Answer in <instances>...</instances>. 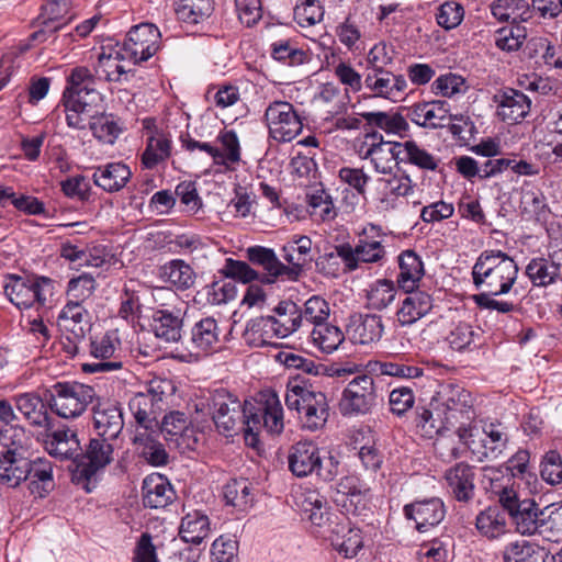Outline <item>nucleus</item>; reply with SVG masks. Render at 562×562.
Listing matches in <instances>:
<instances>
[{
  "instance_id": "f257e3e1",
  "label": "nucleus",
  "mask_w": 562,
  "mask_h": 562,
  "mask_svg": "<svg viewBox=\"0 0 562 562\" xmlns=\"http://www.w3.org/2000/svg\"><path fill=\"white\" fill-rule=\"evenodd\" d=\"M94 86L95 76L87 67L71 69L61 98L66 122L76 130H85L88 122L95 138L113 144L122 130L112 114L99 113L102 95Z\"/></svg>"
},
{
  "instance_id": "f03ea898",
  "label": "nucleus",
  "mask_w": 562,
  "mask_h": 562,
  "mask_svg": "<svg viewBox=\"0 0 562 562\" xmlns=\"http://www.w3.org/2000/svg\"><path fill=\"white\" fill-rule=\"evenodd\" d=\"M259 427L270 436H279L284 429L281 402L270 387L256 392L251 401H248V447L255 450L258 457H266L267 451Z\"/></svg>"
},
{
  "instance_id": "7ed1b4c3",
  "label": "nucleus",
  "mask_w": 562,
  "mask_h": 562,
  "mask_svg": "<svg viewBox=\"0 0 562 562\" xmlns=\"http://www.w3.org/2000/svg\"><path fill=\"white\" fill-rule=\"evenodd\" d=\"M518 265L499 249L484 250L472 267V281L481 293L504 295L510 292L518 278Z\"/></svg>"
},
{
  "instance_id": "20e7f679",
  "label": "nucleus",
  "mask_w": 562,
  "mask_h": 562,
  "mask_svg": "<svg viewBox=\"0 0 562 562\" xmlns=\"http://www.w3.org/2000/svg\"><path fill=\"white\" fill-rule=\"evenodd\" d=\"M285 405L296 411L305 428H322L328 418V403L323 392L315 391L300 376L289 381L286 385Z\"/></svg>"
},
{
  "instance_id": "39448f33",
  "label": "nucleus",
  "mask_w": 562,
  "mask_h": 562,
  "mask_svg": "<svg viewBox=\"0 0 562 562\" xmlns=\"http://www.w3.org/2000/svg\"><path fill=\"white\" fill-rule=\"evenodd\" d=\"M175 391L170 380L155 378L145 386V391L136 393L128 402L130 411L140 431L158 429V417L167 406L166 398Z\"/></svg>"
},
{
  "instance_id": "423d86ee",
  "label": "nucleus",
  "mask_w": 562,
  "mask_h": 562,
  "mask_svg": "<svg viewBox=\"0 0 562 562\" xmlns=\"http://www.w3.org/2000/svg\"><path fill=\"white\" fill-rule=\"evenodd\" d=\"M94 387L77 381H58L45 390V402L58 417H80L95 398Z\"/></svg>"
},
{
  "instance_id": "0eeeda50",
  "label": "nucleus",
  "mask_w": 562,
  "mask_h": 562,
  "mask_svg": "<svg viewBox=\"0 0 562 562\" xmlns=\"http://www.w3.org/2000/svg\"><path fill=\"white\" fill-rule=\"evenodd\" d=\"M207 407L220 434L227 438L243 434L246 440V401L222 389L211 394Z\"/></svg>"
},
{
  "instance_id": "6e6552de",
  "label": "nucleus",
  "mask_w": 562,
  "mask_h": 562,
  "mask_svg": "<svg viewBox=\"0 0 562 562\" xmlns=\"http://www.w3.org/2000/svg\"><path fill=\"white\" fill-rule=\"evenodd\" d=\"M4 284V293L18 308H30L35 303L43 306L47 301V294H52V280L46 277L23 278L9 274Z\"/></svg>"
},
{
  "instance_id": "1a4fd4ad",
  "label": "nucleus",
  "mask_w": 562,
  "mask_h": 562,
  "mask_svg": "<svg viewBox=\"0 0 562 562\" xmlns=\"http://www.w3.org/2000/svg\"><path fill=\"white\" fill-rule=\"evenodd\" d=\"M114 441L98 435L90 438L85 448L81 447L74 477L78 482H90L100 470L109 465L113 461Z\"/></svg>"
},
{
  "instance_id": "9d476101",
  "label": "nucleus",
  "mask_w": 562,
  "mask_h": 562,
  "mask_svg": "<svg viewBox=\"0 0 562 562\" xmlns=\"http://www.w3.org/2000/svg\"><path fill=\"white\" fill-rule=\"evenodd\" d=\"M441 424L454 427L475 417L471 394L462 389H452L448 394L430 403Z\"/></svg>"
},
{
  "instance_id": "9b49d317",
  "label": "nucleus",
  "mask_w": 562,
  "mask_h": 562,
  "mask_svg": "<svg viewBox=\"0 0 562 562\" xmlns=\"http://www.w3.org/2000/svg\"><path fill=\"white\" fill-rule=\"evenodd\" d=\"M161 34L158 27L149 22L134 25L127 33L122 52L134 64L148 60L160 47Z\"/></svg>"
},
{
  "instance_id": "f8f14e48",
  "label": "nucleus",
  "mask_w": 562,
  "mask_h": 562,
  "mask_svg": "<svg viewBox=\"0 0 562 562\" xmlns=\"http://www.w3.org/2000/svg\"><path fill=\"white\" fill-rule=\"evenodd\" d=\"M265 117L270 135L280 143L291 142L302 132V121L289 102L270 104L265 112Z\"/></svg>"
},
{
  "instance_id": "ddd939ff",
  "label": "nucleus",
  "mask_w": 562,
  "mask_h": 562,
  "mask_svg": "<svg viewBox=\"0 0 562 562\" xmlns=\"http://www.w3.org/2000/svg\"><path fill=\"white\" fill-rule=\"evenodd\" d=\"M289 470L297 477H305L316 473L325 481H331L336 471L322 472V459L318 447L312 441H299L293 445L288 454Z\"/></svg>"
},
{
  "instance_id": "4468645a",
  "label": "nucleus",
  "mask_w": 562,
  "mask_h": 562,
  "mask_svg": "<svg viewBox=\"0 0 562 562\" xmlns=\"http://www.w3.org/2000/svg\"><path fill=\"white\" fill-rule=\"evenodd\" d=\"M401 143L384 140L378 132L367 133L366 142L361 146L359 155L362 159H369L374 170L381 175L392 171V162L400 164Z\"/></svg>"
},
{
  "instance_id": "2eb2a0df",
  "label": "nucleus",
  "mask_w": 562,
  "mask_h": 562,
  "mask_svg": "<svg viewBox=\"0 0 562 562\" xmlns=\"http://www.w3.org/2000/svg\"><path fill=\"white\" fill-rule=\"evenodd\" d=\"M339 255L345 271L352 272L362 263H382L386 250L381 240L370 239L364 231L355 247L349 243L340 244Z\"/></svg>"
},
{
  "instance_id": "dca6fc26",
  "label": "nucleus",
  "mask_w": 562,
  "mask_h": 562,
  "mask_svg": "<svg viewBox=\"0 0 562 562\" xmlns=\"http://www.w3.org/2000/svg\"><path fill=\"white\" fill-rule=\"evenodd\" d=\"M217 138L222 145L221 149L209 143H200L193 139L189 133L180 135L181 145L187 150L193 151L196 148L203 150L214 159L215 164H223L232 169L231 165L240 160V146L237 135L234 131H225Z\"/></svg>"
},
{
  "instance_id": "f3484780",
  "label": "nucleus",
  "mask_w": 562,
  "mask_h": 562,
  "mask_svg": "<svg viewBox=\"0 0 562 562\" xmlns=\"http://www.w3.org/2000/svg\"><path fill=\"white\" fill-rule=\"evenodd\" d=\"M375 398L373 378L361 374L353 378L344 390L340 407L344 414H367Z\"/></svg>"
},
{
  "instance_id": "a211bd4d",
  "label": "nucleus",
  "mask_w": 562,
  "mask_h": 562,
  "mask_svg": "<svg viewBox=\"0 0 562 562\" xmlns=\"http://www.w3.org/2000/svg\"><path fill=\"white\" fill-rule=\"evenodd\" d=\"M364 89L373 97L393 102L400 101L406 92L407 81L403 75H396L387 69H368L363 79Z\"/></svg>"
},
{
  "instance_id": "6ab92c4d",
  "label": "nucleus",
  "mask_w": 562,
  "mask_h": 562,
  "mask_svg": "<svg viewBox=\"0 0 562 562\" xmlns=\"http://www.w3.org/2000/svg\"><path fill=\"white\" fill-rule=\"evenodd\" d=\"M157 432L180 450H194L198 443L194 428L183 412L171 411L158 422Z\"/></svg>"
},
{
  "instance_id": "aec40b11",
  "label": "nucleus",
  "mask_w": 562,
  "mask_h": 562,
  "mask_svg": "<svg viewBox=\"0 0 562 562\" xmlns=\"http://www.w3.org/2000/svg\"><path fill=\"white\" fill-rule=\"evenodd\" d=\"M29 441H20L0 452V484L16 487L25 481L29 465Z\"/></svg>"
},
{
  "instance_id": "412c9836",
  "label": "nucleus",
  "mask_w": 562,
  "mask_h": 562,
  "mask_svg": "<svg viewBox=\"0 0 562 562\" xmlns=\"http://www.w3.org/2000/svg\"><path fill=\"white\" fill-rule=\"evenodd\" d=\"M150 329L155 337L168 346L179 344L182 339L183 315L179 308H157L150 317Z\"/></svg>"
},
{
  "instance_id": "4be33fe9",
  "label": "nucleus",
  "mask_w": 562,
  "mask_h": 562,
  "mask_svg": "<svg viewBox=\"0 0 562 562\" xmlns=\"http://www.w3.org/2000/svg\"><path fill=\"white\" fill-rule=\"evenodd\" d=\"M403 513L407 519L415 521L417 531L426 532L443 520L446 508L439 497H431L406 504L403 508Z\"/></svg>"
},
{
  "instance_id": "5701e85b",
  "label": "nucleus",
  "mask_w": 562,
  "mask_h": 562,
  "mask_svg": "<svg viewBox=\"0 0 562 562\" xmlns=\"http://www.w3.org/2000/svg\"><path fill=\"white\" fill-rule=\"evenodd\" d=\"M493 101L497 104V116L504 122L519 123L531 109V100L513 88L501 89L493 95Z\"/></svg>"
},
{
  "instance_id": "b1692460",
  "label": "nucleus",
  "mask_w": 562,
  "mask_h": 562,
  "mask_svg": "<svg viewBox=\"0 0 562 562\" xmlns=\"http://www.w3.org/2000/svg\"><path fill=\"white\" fill-rule=\"evenodd\" d=\"M405 297L401 300L396 311V322L402 326H412L430 313L434 307L432 296L418 289L404 291Z\"/></svg>"
},
{
  "instance_id": "393cba45",
  "label": "nucleus",
  "mask_w": 562,
  "mask_h": 562,
  "mask_svg": "<svg viewBox=\"0 0 562 562\" xmlns=\"http://www.w3.org/2000/svg\"><path fill=\"white\" fill-rule=\"evenodd\" d=\"M248 262L261 266L267 271V273L260 274L248 267V283L260 280L265 284H271L279 276H282V270L285 269V265L278 259L274 250L263 246L248 247Z\"/></svg>"
},
{
  "instance_id": "a878e982",
  "label": "nucleus",
  "mask_w": 562,
  "mask_h": 562,
  "mask_svg": "<svg viewBox=\"0 0 562 562\" xmlns=\"http://www.w3.org/2000/svg\"><path fill=\"white\" fill-rule=\"evenodd\" d=\"M124 427V418L119 403L99 402L93 407L95 435L116 440Z\"/></svg>"
},
{
  "instance_id": "bb28decb",
  "label": "nucleus",
  "mask_w": 562,
  "mask_h": 562,
  "mask_svg": "<svg viewBox=\"0 0 562 562\" xmlns=\"http://www.w3.org/2000/svg\"><path fill=\"white\" fill-rule=\"evenodd\" d=\"M477 533L490 541L498 540L510 533V522L505 509L491 505L481 510L474 521Z\"/></svg>"
},
{
  "instance_id": "cd10ccee",
  "label": "nucleus",
  "mask_w": 562,
  "mask_h": 562,
  "mask_svg": "<svg viewBox=\"0 0 562 562\" xmlns=\"http://www.w3.org/2000/svg\"><path fill=\"white\" fill-rule=\"evenodd\" d=\"M450 494L458 501L468 503L474 496L475 470L467 462H458L445 472Z\"/></svg>"
},
{
  "instance_id": "c85d7f7f",
  "label": "nucleus",
  "mask_w": 562,
  "mask_h": 562,
  "mask_svg": "<svg viewBox=\"0 0 562 562\" xmlns=\"http://www.w3.org/2000/svg\"><path fill=\"white\" fill-rule=\"evenodd\" d=\"M376 186L381 195V204L386 209H395L400 199L412 194L415 187L407 173H393L392 171L378 178Z\"/></svg>"
},
{
  "instance_id": "c756f323",
  "label": "nucleus",
  "mask_w": 562,
  "mask_h": 562,
  "mask_svg": "<svg viewBox=\"0 0 562 562\" xmlns=\"http://www.w3.org/2000/svg\"><path fill=\"white\" fill-rule=\"evenodd\" d=\"M406 120L424 128H439L448 116V103L443 100L416 103L405 108Z\"/></svg>"
},
{
  "instance_id": "7c9ffc66",
  "label": "nucleus",
  "mask_w": 562,
  "mask_h": 562,
  "mask_svg": "<svg viewBox=\"0 0 562 562\" xmlns=\"http://www.w3.org/2000/svg\"><path fill=\"white\" fill-rule=\"evenodd\" d=\"M90 353L95 361L81 364L85 373L112 372L123 368V362L114 357L115 346L108 336L91 341Z\"/></svg>"
},
{
  "instance_id": "2f4dec72",
  "label": "nucleus",
  "mask_w": 562,
  "mask_h": 562,
  "mask_svg": "<svg viewBox=\"0 0 562 562\" xmlns=\"http://www.w3.org/2000/svg\"><path fill=\"white\" fill-rule=\"evenodd\" d=\"M13 400L15 407L30 425L45 429L52 428V418L47 412L45 396L41 397L34 392H26L15 395Z\"/></svg>"
},
{
  "instance_id": "473e14b6",
  "label": "nucleus",
  "mask_w": 562,
  "mask_h": 562,
  "mask_svg": "<svg viewBox=\"0 0 562 562\" xmlns=\"http://www.w3.org/2000/svg\"><path fill=\"white\" fill-rule=\"evenodd\" d=\"M45 448L52 457L72 460L75 470H77L81 445L75 430L65 428L54 431L45 441Z\"/></svg>"
},
{
  "instance_id": "72a5a7b5",
  "label": "nucleus",
  "mask_w": 562,
  "mask_h": 562,
  "mask_svg": "<svg viewBox=\"0 0 562 562\" xmlns=\"http://www.w3.org/2000/svg\"><path fill=\"white\" fill-rule=\"evenodd\" d=\"M329 539L333 547L350 559L357 555L358 551L362 548V537L359 529H353L347 518H342V521L328 524Z\"/></svg>"
},
{
  "instance_id": "f704fd0d",
  "label": "nucleus",
  "mask_w": 562,
  "mask_h": 562,
  "mask_svg": "<svg viewBox=\"0 0 562 562\" xmlns=\"http://www.w3.org/2000/svg\"><path fill=\"white\" fill-rule=\"evenodd\" d=\"M312 249V239L308 236H295L286 243L283 248V258L290 265L282 270V276L290 280H296L302 272L303 267L308 262Z\"/></svg>"
},
{
  "instance_id": "c9c22d12",
  "label": "nucleus",
  "mask_w": 562,
  "mask_h": 562,
  "mask_svg": "<svg viewBox=\"0 0 562 562\" xmlns=\"http://www.w3.org/2000/svg\"><path fill=\"white\" fill-rule=\"evenodd\" d=\"M158 437L157 430L140 431L136 429L133 438L138 456L153 467H164L169 462V454Z\"/></svg>"
},
{
  "instance_id": "e433bc0d",
  "label": "nucleus",
  "mask_w": 562,
  "mask_h": 562,
  "mask_svg": "<svg viewBox=\"0 0 562 562\" xmlns=\"http://www.w3.org/2000/svg\"><path fill=\"white\" fill-rule=\"evenodd\" d=\"M131 177V169L123 162H109L98 166L92 175L94 184L110 193L122 190Z\"/></svg>"
},
{
  "instance_id": "4c0bfd02",
  "label": "nucleus",
  "mask_w": 562,
  "mask_h": 562,
  "mask_svg": "<svg viewBox=\"0 0 562 562\" xmlns=\"http://www.w3.org/2000/svg\"><path fill=\"white\" fill-rule=\"evenodd\" d=\"M504 562H555L546 548L527 540L508 543L503 550Z\"/></svg>"
},
{
  "instance_id": "58836bf2",
  "label": "nucleus",
  "mask_w": 562,
  "mask_h": 562,
  "mask_svg": "<svg viewBox=\"0 0 562 562\" xmlns=\"http://www.w3.org/2000/svg\"><path fill=\"white\" fill-rule=\"evenodd\" d=\"M124 58L127 57L123 52H115V54L100 53L94 66L95 75L108 82H128L135 77L136 71L124 68L121 64V60Z\"/></svg>"
},
{
  "instance_id": "ea45409f",
  "label": "nucleus",
  "mask_w": 562,
  "mask_h": 562,
  "mask_svg": "<svg viewBox=\"0 0 562 562\" xmlns=\"http://www.w3.org/2000/svg\"><path fill=\"white\" fill-rule=\"evenodd\" d=\"M361 116L368 125L376 127L385 132L387 135H395L400 138L409 136V124L406 120V115L401 112H363Z\"/></svg>"
},
{
  "instance_id": "a19ab883",
  "label": "nucleus",
  "mask_w": 562,
  "mask_h": 562,
  "mask_svg": "<svg viewBox=\"0 0 562 562\" xmlns=\"http://www.w3.org/2000/svg\"><path fill=\"white\" fill-rule=\"evenodd\" d=\"M483 435L484 437L479 440L481 448L479 461L494 460L501 457L509 441L506 428L501 423L485 424Z\"/></svg>"
},
{
  "instance_id": "79ce46f5",
  "label": "nucleus",
  "mask_w": 562,
  "mask_h": 562,
  "mask_svg": "<svg viewBox=\"0 0 562 562\" xmlns=\"http://www.w3.org/2000/svg\"><path fill=\"white\" fill-rule=\"evenodd\" d=\"M27 473L25 481H29L31 494L37 497H45L54 488L52 463L42 458L31 460L29 458Z\"/></svg>"
},
{
  "instance_id": "37998d69",
  "label": "nucleus",
  "mask_w": 562,
  "mask_h": 562,
  "mask_svg": "<svg viewBox=\"0 0 562 562\" xmlns=\"http://www.w3.org/2000/svg\"><path fill=\"white\" fill-rule=\"evenodd\" d=\"M400 272L396 283L403 291L418 289L419 282L425 274L424 263L414 250H404L398 256Z\"/></svg>"
},
{
  "instance_id": "c03bdc74",
  "label": "nucleus",
  "mask_w": 562,
  "mask_h": 562,
  "mask_svg": "<svg viewBox=\"0 0 562 562\" xmlns=\"http://www.w3.org/2000/svg\"><path fill=\"white\" fill-rule=\"evenodd\" d=\"M384 326L381 316L358 315L351 319L348 333L356 344L369 345L379 341L382 337Z\"/></svg>"
},
{
  "instance_id": "a18cd8bd",
  "label": "nucleus",
  "mask_w": 562,
  "mask_h": 562,
  "mask_svg": "<svg viewBox=\"0 0 562 562\" xmlns=\"http://www.w3.org/2000/svg\"><path fill=\"white\" fill-rule=\"evenodd\" d=\"M525 274L536 288H548L561 280V265L549 258H532L525 268Z\"/></svg>"
},
{
  "instance_id": "49530a36",
  "label": "nucleus",
  "mask_w": 562,
  "mask_h": 562,
  "mask_svg": "<svg viewBox=\"0 0 562 562\" xmlns=\"http://www.w3.org/2000/svg\"><path fill=\"white\" fill-rule=\"evenodd\" d=\"M190 342L198 353L215 351L220 344V329L216 319L204 317L198 321L191 328Z\"/></svg>"
},
{
  "instance_id": "de8ad7c7",
  "label": "nucleus",
  "mask_w": 562,
  "mask_h": 562,
  "mask_svg": "<svg viewBox=\"0 0 562 562\" xmlns=\"http://www.w3.org/2000/svg\"><path fill=\"white\" fill-rule=\"evenodd\" d=\"M539 505L532 499H522L519 508L514 510L508 517L516 526L517 532L524 536L538 535L540 528Z\"/></svg>"
},
{
  "instance_id": "09e8293b",
  "label": "nucleus",
  "mask_w": 562,
  "mask_h": 562,
  "mask_svg": "<svg viewBox=\"0 0 562 562\" xmlns=\"http://www.w3.org/2000/svg\"><path fill=\"white\" fill-rule=\"evenodd\" d=\"M61 326L76 339H83L89 329L88 312L81 303L70 300L59 314Z\"/></svg>"
},
{
  "instance_id": "8fccbe9b",
  "label": "nucleus",
  "mask_w": 562,
  "mask_h": 562,
  "mask_svg": "<svg viewBox=\"0 0 562 562\" xmlns=\"http://www.w3.org/2000/svg\"><path fill=\"white\" fill-rule=\"evenodd\" d=\"M144 505L150 508H164L175 498V491L170 483L162 479L146 477L143 483Z\"/></svg>"
},
{
  "instance_id": "3c124183",
  "label": "nucleus",
  "mask_w": 562,
  "mask_h": 562,
  "mask_svg": "<svg viewBox=\"0 0 562 562\" xmlns=\"http://www.w3.org/2000/svg\"><path fill=\"white\" fill-rule=\"evenodd\" d=\"M209 531V517L199 510H194L182 517L179 537L187 543L200 544L207 537Z\"/></svg>"
},
{
  "instance_id": "603ef678",
  "label": "nucleus",
  "mask_w": 562,
  "mask_h": 562,
  "mask_svg": "<svg viewBox=\"0 0 562 562\" xmlns=\"http://www.w3.org/2000/svg\"><path fill=\"white\" fill-rule=\"evenodd\" d=\"M400 162L409 164L424 171H436L439 159L427 149L409 139L401 143Z\"/></svg>"
},
{
  "instance_id": "864d4df0",
  "label": "nucleus",
  "mask_w": 562,
  "mask_h": 562,
  "mask_svg": "<svg viewBox=\"0 0 562 562\" xmlns=\"http://www.w3.org/2000/svg\"><path fill=\"white\" fill-rule=\"evenodd\" d=\"M159 276L162 280L181 291L190 289L195 281L193 269L181 259H173L161 266Z\"/></svg>"
},
{
  "instance_id": "5fc2aeb1",
  "label": "nucleus",
  "mask_w": 562,
  "mask_h": 562,
  "mask_svg": "<svg viewBox=\"0 0 562 562\" xmlns=\"http://www.w3.org/2000/svg\"><path fill=\"white\" fill-rule=\"evenodd\" d=\"M538 535L550 542H562V503L541 509Z\"/></svg>"
},
{
  "instance_id": "6e6d98bb",
  "label": "nucleus",
  "mask_w": 562,
  "mask_h": 562,
  "mask_svg": "<svg viewBox=\"0 0 562 562\" xmlns=\"http://www.w3.org/2000/svg\"><path fill=\"white\" fill-rule=\"evenodd\" d=\"M396 296L395 283L387 279H379L372 282L367 290V307L374 311H383L393 303Z\"/></svg>"
},
{
  "instance_id": "4d7b16f0",
  "label": "nucleus",
  "mask_w": 562,
  "mask_h": 562,
  "mask_svg": "<svg viewBox=\"0 0 562 562\" xmlns=\"http://www.w3.org/2000/svg\"><path fill=\"white\" fill-rule=\"evenodd\" d=\"M212 11V0H178L176 3L178 20L188 24H198L204 21Z\"/></svg>"
},
{
  "instance_id": "13d9d810",
  "label": "nucleus",
  "mask_w": 562,
  "mask_h": 562,
  "mask_svg": "<svg viewBox=\"0 0 562 562\" xmlns=\"http://www.w3.org/2000/svg\"><path fill=\"white\" fill-rule=\"evenodd\" d=\"M527 38V29L520 23H509L494 32L495 46L507 53L517 52Z\"/></svg>"
},
{
  "instance_id": "bf43d9fd",
  "label": "nucleus",
  "mask_w": 562,
  "mask_h": 562,
  "mask_svg": "<svg viewBox=\"0 0 562 562\" xmlns=\"http://www.w3.org/2000/svg\"><path fill=\"white\" fill-rule=\"evenodd\" d=\"M70 0H46L42 5V13L37 18L38 25L49 27L50 32H57L67 24L59 23L69 12Z\"/></svg>"
},
{
  "instance_id": "052dcab7",
  "label": "nucleus",
  "mask_w": 562,
  "mask_h": 562,
  "mask_svg": "<svg viewBox=\"0 0 562 562\" xmlns=\"http://www.w3.org/2000/svg\"><path fill=\"white\" fill-rule=\"evenodd\" d=\"M308 333L313 344L327 353L336 350L345 339L342 331L337 326L326 322L314 326Z\"/></svg>"
},
{
  "instance_id": "680f3d73",
  "label": "nucleus",
  "mask_w": 562,
  "mask_h": 562,
  "mask_svg": "<svg viewBox=\"0 0 562 562\" xmlns=\"http://www.w3.org/2000/svg\"><path fill=\"white\" fill-rule=\"evenodd\" d=\"M306 203L310 209V214L318 217L323 222L331 221L337 215L331 195L322 188L307 193Z\"/></svg>"
},
{
  "instance_id": "e2e57ef3",
  "label": "nucleus",
  "mask_w": 562,
  "mask_h": 562,
  "mask_svg": "<svg viewBox=\"0 0 562 562\" xmlns=\"http://www.w3.org/2000/svg\"><path fill=\"white\" fill-rule=\"evenodd\" d=\"M303 509L308 514V519L313 525L322 527L327 522H331L329 506L327 499L319 493L308 492L302 503Z\"/></svg>"
},
{
  "instance_id": "0e129e2a",
  "label": "nucleus",
  "mask_w": 562,
  "mask_h": 562,
  "mask_svg": "<svg viewBox=\"0 0 562 562\" xmlns=\"http://www.w3.org/2000/svg\"><path fill=\"white\" fill-rule=\"evenodd\" d=\"M171 142L164 135L151 136L148 138L147 147L142 155L143 165L153 169L157 164L164 161L170 156Z\"/></svg>"
},
{
  "instance_id": "69168bd1",
  "label": "nucleus",
  "mask_w": 562,
  "mask_h": 562,
  "mask_svg": "<svg viewBox=\"0 0 562 562\" xmlns=\"http://www.w3.org/2000/svg\"><path fill=\"white\" fill-rule=\"evenodd\" d=\"M539 472L541 479L554 486L562 484V456L558 450L547 451L540 460Z\"/></svg>"
},
{
  "instance_id": "338daca9",
  "label": "nucleus",
  "mask_w": 562,
  "mask_h": 562,
  "mask_svg": "<svg viewBox=\"0 0 562 562\" xmlns=\"http://www.w3.org/2000/svg\"><path fill=\"white\" fill-rule=\"evenodd\" d=\"M301 312L304 327L311 330V327L326 322L329 316V306L324 299L314 295L305 302Z\"/></svg>"
},
{
  "instance_id": "774afa93",
  "label": "nucleus",
  "mask_w": 562,
  "mask_h": 562,
  "mask_svg": "<svg viewBox=\"0 0 562 562\" xmlns=\"http://www.w3.org/2000/svg\"><path fill=\"white\" fill-rule=\"evenodd\" d=\"M482 471V485L487 493L495 497L514 481L513 475L503 467H484Z\"/></svg>"
}]
</instances>
